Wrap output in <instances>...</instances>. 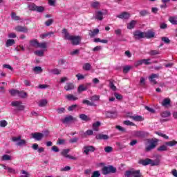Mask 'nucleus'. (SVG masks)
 <instances>
[{
    "label": "nucleus",
    "mask_w": 177,
    "mask_h": 177,
    "mask_svg": "<svg viewBox=\"0 0 177 177\" xmlns=\"http://www.w3.org/2000/svg\"><path fill=\"white\" fill-rule=\"evenodd\" d=\"M63 38L67 39L68 41H71V44L74 46L80 45L81 42L82 37L80 36H74L70 35L67 29L62 30Z\"/></svg>",
    "instance_id": "obj_1"
},
{
    "label": "nucleus",
    "mask_w": 177,
    "mask_h": 177,
    "mask_svg": "<svg viewBox=\"0 0 177 177\" xmlns=\"http://www.w3.org/2000/svg\"><path fill=\"white\" fill-rule=\"evenodd\" d=\"M160 158H158L155 160H153L149 158H147V159H141L138 161V163L141 164V165H149V164H150V165H152V167H154L156 165H160Z\"/></svg>",
    "instance_id": "obj_2"
},
{
    "label": "nucleus",
    "mask_w": 177,
    "mask_h": 177,
    "mask_svg": "<svg viewBox=\"0 0 177 177\" xmlns=\"http://www.w3.org/2000/svg\"><path fill=\"white\" fill-rule=\"evenodd\" d=\"M117 172V169L113 166H104L102 168V174L104 175H108V174H115Z\"/></svg>",
    "instance_id": "obj_3"
},
{
    "label": "nucleus",
    "mask_w": 177,
    "mask_h": 177,
    "mask_svg": "<svg viewBox=\"0 0 177 177\" xmlns=\"http://www.w3.org/2000/svg\"><path fill=\"white\" fill-rule=\"evenodd\" d=\"M126 177H140V170H129L127 171L124 174Z\"/></svg>",
    "instance_id": "obj_4"
},
{
    "label": "nucleus",
    "mask_w": 177,
    "mask_h": 177,
    "mask_svg": "<svg viewBox=\"0 0 177 177\" xmlns=\"http://www.w3.org/2000/svg\"><path fill=\"white\" fill-rule=\"evenodd\" d=\"M12 142H17L16 145L17 146H27V141L26 140H21V136L18 137H12Z\"/></svg>",
    "instance_id": "obj_5"
},
{
    "label": "nucleus",
    "mask_w": 177,
    "mask_h": 177,
    "mask_svg": "<svg viewBox=\"0 0 177 177\" xmlns=\"http://www.w3.org/2000/svg\"><path fill=\"white\" fill-rule=\"evenodd\" d=\"M104 15H107V10L97 11L95 13L94 17L97 20H100V21H102V20H103V16H104Z\"/></svg>",
    "instance_id": "obj_6"
},
{
    "label": "nucleus",
    "mask_w": 177,
    "mask_h": 177,
    "mask_svg": "<svg viewBox=\"0 0 177 177\" xmlns=\"http://www.w3.org/2000/svg\"><path fill=\"white\" fill-rule=\"evenodd\" d=\"M12 106L14 107H17V109L19 110V111H21L24 110L26 106L23 105V103L21 101H14L12 102Z\"/></svg>",
    "instance_id": "obj_7"
},
{
    "label": "nucleus",
    "mask_w": 177,
    "mask_h": 177,
    "mask_svg": "<svg viewBox=\"0 0 177 177\" xmlns=\"http://www.w3.org/2000/svg\"><path fill=\"white\" fill-rule=\"evenodd\" d=\"M14 30H15L17 32H24L25 34L28 32V28H27V26H23L20 25L15 26Z\"/></svg>",
    "instance_id": "obj_8"
},
{
    "label": "nucleus",
    "mask_w": 177,
    "mask_h": 177,
    "mask_svg": "<svg viewBox=\"0 0 177 177\" xmlns=\"http://www.w3.org/2000/svg\"><path fill=\"white\" fill-rule=\"evenodd\" d=\"M156 146H157V142L154 140H148V145L146 146V151H150V150H153L155 149Z\"/></svg>",
    "instance_id": "obj_9"
},
{
    "label": "nucleus",
    "mask_w": 177,
    "mask_h": 177,
    "mask_svg": "<svg viewBox=\"0 0 177 177\" xmlns=\"http://www.w3.org/2000/svg\"><path fill=\"white\" fill-rule=\"evenodd\" d=\"M91 83H86V84H81L77 88V92H84V91H88L89 88V86H91Z\"/></svg>",
    "instance_id": "obj_10"
},
{
    "label": "nucleus",
    "mask_w": 177,
    "mask_h": 177,
    "mask_svg": "<svg viewBox=\"0 0 177 177\" xmlns=\"http://www.w3.org/2000/svg\"><path fill=\"white\" fill-rule=\"evenodd\" d=\"M133 37L135 39H141V38H145V32L136 30L133 32Z\"/></svg>",
    "instance_id": "obj_11"
},
{
    "label": "nucleus",
    "mask_w": 177,
    "mask_h": 177,
    "mask_svg": "<svg viewBox=\"0 0 177 177\" xmlns=\"http://www.w3.org/2000/svg\"><path fill=\"white\" fill-rule=\"evenodd\" d=\"M95 151V147L93 146H85L83 148V153H85L86 156L91 152Z\"/></svg>",
    "instance_id": "obj_12"
},
{
    "label": "nucleus",
    "mask_w": 177,
    "mask_h": 177,
    "mask_svg": "<svg viewBox=\"0 0 177 177\" xmlns=\"http://www.w3.org/2000/svg\"><path fill=\"white\" fill-rule=\"evenodd\" d=\"M31 136L33 139H35V140H42V138H44V133H32L31 134Z\"/></svg>",
    "instance_id": "obj_13"
},
{
    "label": "nucleus",
    "mask_w": 177,
    "mask_h": 177,
    "mask_svg": "<svg viewBox=\"0 0 177 177\" xmlns=\"http://www.w3.org/2000/svg\"><path fill=\"white\" fill-rule=\"evenodd\" d=\"M118 19H122L123 20H127L131 17V14L129 12H122L121 14L117 15Z\"/></svg>",
    "instance_id": "obj_14"
},
{
    "label": "nucleus",
    "mask_w": 177,
    "mask_h": 177,
    "mask_svg": "<svg viewBox=\"0 0 177 177\" xmlns=\"http://www.w3.org/2000/svg\"><path fill=\"white\" fill-rule=\"evenodd\" d=\"M73 121H75V118L71 115L66 116L64 120H62V122L64 124H70V122H73Z\"/></svg>",
    "instance_id": "obj_15"
},
{
    "label": "nucleus",
    "mask_w": 177,
    "mask_h": 177,
    "mask_svg": "<svg viewBox=\"0 0 177 177\" xmlns=\"http://www.w3.org/2000/svg\"><path fill=\"white\" fill-rule=\"evenodd\" d=\"M132 135L135 138H143L145 136V132L140 131H133Z\"/></svg>",
    "instance_id": "obj_16"
},
{
    "label": "nucleus",
    "mask_w": 177,
    "mask_h": 177,
    "mask_svg": "<svg viewBox=\"0 0 177 177\" xmlns=\"http://www.w3.org/2000/svg\"><path fill=\"white\" fill-rule=\"evenodd\" d=\"M66 99H67V100H70V101H73V102H75V100H78V97L73 95V94H68L67 95L65 96Z\"/></svg>",
    "instance_id": "obj_17"
},
{
    "label": "nucleus",
    "mask_w": 177,
    "mask_h": 177,
    "mask_svg": "<svg viewBox=\"0 0 177 177\" xmlns=\"http://www.w3.org/2000/svg\"><path fill=\"white\" fill-rule=\"evenodd\" d=\"M95 138L100 140H107V139H109V136L106 134H97Z\"/></svg>",
    "instance_id": "obj_18"
},
{
    "label": "nucleus",
    "mask_w": 177,
    "mask_h": 177,
    "mask_svg": "<svg viewBox=\"0 0 177 177\" xmlns=\"http://www.w3.org/2000/svg\"><path fill=\"white\" fill-rule=\"evenodd\" d=\"M104 115H106V118H114L117 114L115 112L111 111H106L104 112Z\"/></svg>",
    "instance_id": "obj_19"
},
{
    "label": "nucleus",
    "mask_w": 177,
    "mask_h": 177,
    "mask_svg": "<svg viewBox=\"0 0 177 177\" xmlns=\"http://www.w3.org/2000/svg\"><path fill=\"white\" fill-rule=\"evenodd\" d=\"M1 167H3V168L4 169H6V171H8V172H9V174H16V170L13 168L7 167L5 165H1Z\"/></svg>",
    "instance_id": "obj_20"
},
{
    "label": "nucleus",
    "mask_w": 177,
    "mask_h": 177,
    "mask_svg": "<svg viewBox=\"0 0 177 177\" xmlns=\"http://www.w3.org/2000/svg\"><path fill=\"white\" fill-rule=\"evenodd\" d=\"M155 33L152 30H148L147 32H145V38H153Z\"/></svg>",
    "instance_id": "obj_21"
},
{
    "label": "nucleus",
    "mask_w": 177,
    "mask_h": 177,
    "mask_svg": "<svg viewBox=\"0 0 177 177\" xmlns=\"http://www.w3.org/2000/svg\"><path fill=\"white\" fill-rule=\"evenodd\" d=\"M161 104L162 106H163V107H167V106H169L171 104V99L169 98L164 99Z\"/></svg>",
    "instance_id": "obj_22"
},
{
    "label": "nucleus",
    "mask_w": 177,
    "mask_h": 177,
    "mask_svg": "<svg viewBox=\"0 0 177 177\" xmlns=\"http://www.w3.org/2000/svg\"><path fill=\"white\" fill-rule=\"evenodd\" d=\"M156 78H158V75H157V74H152L149 77V80H150L152 84H153L154 85H156V84H157V82L156 81Z\"/></svg>",
    "instance_id": "obj_23"
},
{
    "label": "nucleus",
    "mask_w": 177,
    "mask_h": 177,
    "mask_svg": "<svg viewBox=\"0 0 177 177\" xmlns=\"http://www.w3.org/2000/svg\"><path fill=\"white\" fill-rule=\"evenodd\" d=\"M128 118H131L133 121H143V118L139 115H129Z\"/></svg>",
    "instance_id": "obj_24"
},
{
    "label": "nucleus",
    "mask_w": 177,
    "mask_h": 177,
    "mask_svg": "<svg viewBox=\"0 0 177 177\" xmlns=\"http://www.w3.org/2000/svg\"><path fill=\"white\" fill-rule=\"evenodd\" d=\"M74 89V84L73 83H66L64 86L65 91H73Z\"/></svg>",
    "instance_id": "obj_25"
},
{
    "label": "nucleus",
    "mask_w": 177,
    "mask_h": 177,
    "mask_svg": "<svg viewBox=\"0 0 177 177\" xmlns=\"http://www.w3.org/2000/svg\"><path fill=\"white\" fill-rule=\"evenodd\" d=\"M135 26H136V21L132 20L130 23L127 24L128 30H132V28H135Z\"/></svg>",
    "instance_id": "obj_26"
},
{
    "label": "nucleus",
    "mask_w": 177,
    "mask_h": 177,
    "mask_svg": "<svg viewBox=\"0 0 177 177\" xmlns=\"http://www.w3.org/2000/svg\"><path fill=\"white\" fill-rule=\"evenodd\" d=\"M160 115L162 118H168V117H171V111H165L160 113Z\"/></svg>",
    "instance_id": "obj_27"
},
{
    "label": "nucleus",
    "mask_w": 177,
    "mask_h": 177,
    "mask_svg": "<svg viewBox=\"0 0 177 177\" xmlns=\"http://www.w3.org/2000/svg\"><path fill=\"white\" fill-rule=\"evenodd\" d=\"M98 34H99V29L97 28L89 31V35L91 37H95V35H97Z\"/></svg>",
    "instance_id": "obj_28"
},
{
    "label": "nucleus",
    "mask_w": 177,
    "mask_h": 177,
    "mask_svg": "<svg viewBox=\"0 0 177 177\" xmlns=\"http://www.w3.org/2000/svg\"><path fill=\"white\" fill-rule=\"evenodd\" d=\"M48 104V100H40L38 102V106L39 107H45Z\"/></svg>",
    "instance_id": "obj_29"
},
{
    "label": "nucleus",
    "mask_w": 177,
    "mask_h": 177,
    "mask_svg": "<svg viewBox=\"0 0 177 177\" xmlns=\"http://www.w3.org/2000/svg\"><path fill=\"white\" fill-rule=\"evenodd\" d=\"M169 21L174 26H177V18L176 17H169Z\"/></svg>",
    "instance_id": "obj_30"
},
{
    "label": "nucleus",
    "mask_w": 177,
    "mask_h": 177,
    "mask_svg": "<svg viewBox=\"0 0 177 177\" xmlns=\"http://www.w3.org/2000/svg\"><path fill=\"white\" fill-rule=\"evenodd\" d=\"M2 161H10L12 156L10 155L4 154L1 158Z\"/></svg>",
    "instance_id": "obj_31"
},
{
    "label": "nucleus",
    "mask_w": 177,
    "mask_h": 177,
    "mask_svg": "<svg viewBox=\"0 0 177 177\" xmlns=\"http://www.w3.org/2000/svg\"><path fill=\"white\" fill-rule=\"evenodd\" d=\"M33 71L35 74H41L43 70L42 68H41L40 66H35V68H33Z\"/></svg>",
    "instance_id": "obj_32"
},
{
    "label": "nucleus",
    "mask_w": 177,
    "mask_h": 177,
    "mask_svg": "<svg viewBox=\"0 0 177 177\" xmlns=\"http://www.w3.org/2000/svg\"><path fill=\"white\" fill-rule=\"evenodd\" d=\"M37 48H40V49L46 50V49L47 48L46 42L39 43L38 46H37Z\"/></svg>",
    "instance_id": "obj_33"
},
{
    "label": "nucleus",
    "mask_w": 177,
    "mask_h": 177,
    "mask_svg": "<svg viewBox=\"0 0 177 177\" xmlns=\"http://www.w3.org/2000/svg\"><path fill=\"white\" fill-rule=\"evenodd\" d=\"M80 119L82 120L83 121H91V118L85 114H80Z\"/></svg>",
    "instance_id": "obj_34"
},
{
    "label": "nucleus",
    "mask_w": 177,
    "mask_h": 177,
    "mask_svg": "<svg viewBox=\"0 0 177 177\" xmlns=\"http://www.w3.org/2000/svg\"><path fill=\"white\" fill-rule=\"evenodd\" d=\"M91 8H93L94 9H99V8H100V3L98 1H94L91 3Z\"/></svg>",
    "instance_id": "obj_35"
},
{
    "label": "nucleus",
    "mask_w": 177,
    "mask_h": 177,
    "mask_svg": "<svg viewBox=\"0 0 177 177\" xmlns=\"http://www.w3.org/2000/svg\"><path fill=\"white\" fill-rule=\"evenodd\" d=\"M44 53H45V50H38L35 51V55L37 56H39L40 57H42L44 56Z\"/></svg>",
    "instance_id": "obj_36"
},
{
    "label": "nucleus",
    "mask_w": 177,
    "mask_h": 177,
    "mask_svg": "<svg viewBox=\"0 0 177 177\" xmlns=\"http://www.w3.org/2000/svg\"><path fill=\"white\" fill-rule=\"evenodd\" d=\"M16 44V41H15V39H8L7 40L6 45L7 47L12 46V45H15Z\"/></svg>",
    "instance_id": "obj_37"
},
{
    "label": "nucleus",
    "mask_w": 177,
    "mask_h": 177,
    "mask_svg": "<svg viewBox=\"0 0 177 177\" xmlns=\"http://www.w3.org/2000/svg\"><path fill=\"white\" fill-rule=\"evenodd\" d=\"M158 151H167L168 150L167 145H162L157 149Z\"/></svg>",
    "instance_id": "obj_38"
},
{
    "label": "nucleus",
    "mask_w": 177,
    "mask_h": 177,
    "mask_svg": "<svg viewBox=\"0 0 177 177\" xmlns=\"http://www.w3.org/2000/svg\"><path fill=\"white\" fill-rule=\"evenodd\" d=\"M99 127H100V122H96L93 124V129L94 131H99Z\"/></svg>",
    "instance_id": "obj_39"
},
{
    "label": "nucleus",
    "mask_w": 177,
    "mask_h": 177,
    "mask_svg": "<svg viewBox=\"0 0 177 177\" xmlns=\"http://www.w3.org/2000/svg\"><path fill=\"white\" fill-rule=\"evenodd\" d=\"M11 19H12V20H15L16 21L20 20V17L17 16V15H16V12H11Z\"/></svg>",
    "instance_id": "obj_40"
},
{
    "label": "nucleus",
    "mask_w": 177,
    "mask_h": 177,
    "mask_svg": "<svg viewBox=\"0 0 177 177\" xmlns=\"http://www.w3.org/2000/svg\"><path fill=\"white\" fill-rule=\"evenodd\" d=\"M38 40L37 39H33L30 41V45L31 46H33L34 48H38Z\"/></svg>",
    "instance_id": "obj_41"
},
{
    "label": "nucleus",
    "mask_w": 177,
    "mask_h": 177,
    "mask_svg": "<svg viewBox=\"0 0 177 177\" xmlns=\"http://www.w3.org/2000/svg\"><path fill=\"white\" fill-rule=\"evenodd\" d=\"M166 146H169L170 147H172V146H175L177 145V141L173 140V141H169L165 142Z\"/></svg>",
    "instance_id": "obj_42"
},
{
    "label": "nucleus",
    "mask_w": 177,
    "mask_h": 177,
    "mask_svg": "<svg viewBox=\"0 0 177 177\" xmlns=\"http://www.w3.org/2000/svg\"><path fill=\"white\" fill-rule=\"evenodd\" d=\"M140 86H146V79L145 77H140Z\"/></svg>",
    "instance_id": "obj_43"
},
{
    "label": "nucleus",
    "mask_w": 177,
    "mask_h": 177,
    "mask_svg": "<svg viewBox=\"0 0 177 177\" xmlns=\"http://www.w3.org/2000/svg\"><path fill=\"white\" fill-rule=\"evenodd\" d=\"M132 68V66H125L123 67V73L124 74H127V73L129 72V70Z\"/></svg>",
    "instance_id": "obj_44"
},
{
    "label": "nucleus",
    "mask_w": 177,
    "mask_h": 177,
    "mask_svg": "<svg viewBox=\"0 0 177 177\" xmlns=\"http://www.w3.org/2000/svg\"><path fill=\"white\" fill-rule=\"evenodd\" d=\"M68 153H70V149H64L61 154L63 156V157H65V158H67V156H68Z\"/></svg>",
    "instance_id": "obj_45"
},
{
    "label": "nucleus",
    "mask_w": 177,
    "mask_h": 177,
    "mask_svg": "<svg viewBox=\"0 0 177 177\" xmlns=\"http://www.w3.org/2000/svg\"><path fill=\"white\" fill-rule=\"evenodd\" d=\"M21 172L22 175H21L20 177H30L31 176L30 173H28L26 171L22 170Z\"/></svg>",
    "instance_id": "obj_46"
},
{
    "label": "nucleus",
    "mask_w": 177,
    "mask_h": 177,
    "mask_svg": "<svg viewBox=\"0 0 177 177\" xmlns=\"http://www.w3.org/2000/svg\"><path fill=\"white\" fill-rule=\"evenodd\" d=\"M83 70H85L86 71H89L91 70V64L86 63L83 65Z\"/></svg>",
    "instance_id": "obj_47"
},
{
    "label": "nucleus",
    "mask_w": 177,
    "mask_h": 177,
    "mask_svg": "<svg viewBox=\"0 0 177 177\" xmlns=\"http://www.w3.org/2000/svg\"><path fill=\"white\" fill-rule=\"evenodd\" d=\"M82 103H83V104H86L87 106H95L93 102H92L88 100H83Z\"/></svg>",
    "instance_id": "obj_48"
},
{
    "label": "nucleus",
    "mask_w": 177,
    "mask_h": 177,
    "mask_svg": "<svg viewBox=\"0 0 177 177\" xmlns=\"http://www.w3.org/2000/svg\"><path fill=\"white\" fill-rule=\"evenodd\" d=\"M149 55H151V56H156V55H160V51L157 50H151L149 51Z\"/></svg>",
    "instance_id": "obj_49"
},
{
    "label": "nucleus",
    "mask_w": 177,
    "mask_h": 177,
    "mask_svg": "<svg viewBox=\"0 0 177 177\" xmlns=\"http://www.w3.org/2000/svg\"><path fill=\"white\" fill-rule=\"evenodd\" d=\"M18 96H20V97H27V93L24 91H18Z\"/></svg>",
    "instance_id": "obj_50"
},
{
    "label": "nucleus",
    "mask_w": 177,
    "mask_h": 177,
    "mask_svg": "<svg viewBox=\"0 0 177 177\" xmlns=\"http://www.w3.org/2000/svg\"><path fill=\"white\" fill-rule=\"evenodd\" d=\"M156 135H158V136H161L162 138H163L164 139H169V137L168 136L161 133V132H158V131H156Z\"/></svg>",
    "instance_id": "obj_51"
},
{
    "label": "nucleus",
    "mask_w": 177,
    "mask_h": 177,
    "mask_svg": "<svg viewBox=\"0 0 177 177\" xmlns=\"http://www.w3.org/2000/svg\"><path fill=\"white\" fill-rule=\"evenodd\" d=\"M29 10H37V5L35 3L30 4L28 6Z\"/></svg>",
    "instance_id": "obj_52"
},
{
    "label": "nucleus",
    "mask_w": 177,
    "mask_h": 177,
    "mask_svg": "<svg viewBox=\"0 0 177 177\" xmlns=\"http://www.w3.org/2000/svg\"><path fill=\"white\" fill-rule=\"evenodd\" d=\"M50 73H51L52 74H54V75H57L60 74V70H59V69H57V68H54V69H52V70L50 71Z\"/></svg>",
    "instance_id": "obj_53"
},
{
    "label": "nucleus",
    "mask_w": 177,
    "mask_h": 177,
    "mask_svg": "<svg viewBox=\"0 0 177 177\" xmlns=\"http://www.w3.org/2000/svg\"><path fill=\"white\" fill-rule=\"evenodd\" d=\"M123 124H124V125H129L131 127H135V124L129 120H125L123 122Z\"/></svg>",
    "instance_id": "obj_54"
},
{
    "label": "nucleus",
    "mask_w": 177,
    "mask_h": 177,
    "mask_svg": "<svg viewBox=\"0 0 177 177\" xmlns=\"http://www.w3.org/2000/svg\"><path fill=\"white\" fill-rule=\"evenodd\" d=\"M10 93L12 95V96H16L17 95H19V91H17V90H10Z\"/></svg>",
    "instance_id": "obj_55"
},
{
    "label": "nucleus",
    "mask_w": 177,
    "mask_h": 177,
    "mask_svg": "<svg viewBox=\"0 0 177 177\" xmlns=\"http://www.w3.org/2000/svg\"><path fill=\"white\" fill-rule=\"evenodd\" d=\"M53 23V20L52 19H49L45 22V24L47 27H49V26H52V24Z\"/></svg>",
    "instance_id": "obj_56"
},
{
    "label": "nucleus",
    "mask_w": 177,
    "mask_h": 177,
    "mask_svg": "<svg viewBox=\"0 0 177 177\" xmlns=\"http://www.w3.org/2000/svg\"><path fill=\"white\" fill-rule=\"evenodd\" d=\"M91 177H100V172L99 171H95Z\"/></svg>",
    "instance_id": "obj_57"
},
{
    "label": "nucleus",
    "mask_w": 177,
    "mask_h": 177,
    "mask_svg": "<svg viewBox=\"0 0 177 177\" xmlns=\"http://www.w3.org/2000/svg\"><path fill=\"white\" fill-rule=\"evenodd\" d=\"M53 35V32H48V33H45V34H43V35H41V38H46V37H49L50 35Z\"/></svg>",
    "instance_id": "obj_58"
},
{
    "label": "nucleus",
    "mask_w": 177,
    "mask_h": 177,
    "mask_svg": "<svg viewBox=\"0 0 177 177\" xmlns=\"http://www.w3.org/2000/svg\"><path fill=\"white\" fill-rule=\"evenodd\" d=\"M77 104H73V105H71V106H69L68 108V110L69 111H73L75 110V109H77Z\"/></svg>",
    "instance_id": "obj_59"
},
{
    "label": "nucleus",
    "mask_w": 177,
    "mask_h": 177,
    "mask_svg": "<svg viewBox=\"0 0 177 177\" xmlns=\"http://www.w3.org/2000/svg\"><path fill=\"white\" fill-rule=\"evenodd\" d=\"M105 152L106 153H111V151H113V147H106L104 148Z\"/></svg>",
    "instance_id": "obj_60"
},
{
    "label": "nucleus",
    "mask_w": 177,
    "mask_h": 177,
    "mask_svg": "<svg viewBox=\"0 0 177 177\" xmlns=\"http://www.w3.org/2000/svg\"><path fill=\"white\" fill-rule=\"evenodd\" d=\"M124 56H126L127 57H129V58L132 57V53H131V51H129V50H126L124 52Z\"/></svg>",
    "instance_id": "obj_61"
},
{
    "label": "nucleus",
    "mask_w": 177,
    "mask_h": 177,
    "mask_svg": "<svg viewBox=\"0 0 177 177\" xmlns=\"http://www.w3.org/2000/svg\"><path fill=\"white\" fill-rule=\"evenodd\" d=\"M70 169H71V167L70 166H66L65 167L61 168L60 171H70Z\"/></svg>",
    "instance_id": "obj_62"
},
{
    "label": "nucleus",
    "mask_w": 177,
    "mask_h": 177,
    "mask_svg": "<svg viewBox=\"0 0 177 177\" xmlns=\"http://www.w3.org/2000/svg\"><path fill=\"white\" fill-rule=\"evenodd\" d=\"M6 125H8V122L6 120H1V127L2 128H5V127H6Z\"/></svg>",
    "instance_id": "obj_63"
},
{
    "label": "nucleus",
    "mask_w": 177,
    "mask_h": 177,
    "mask_svg": "<svg viewBox=\"0 0 177 177\" xmlns=\"http://www.w3.org/2000/svg\"><path fill=\"white\" fill-rule=\"evenodd\" d=\"M45 10V8L42 6H37L36 11L37 12H44Z\"/></svg>",
    "instance_id": "obj_64"
}]
</instances>
